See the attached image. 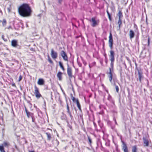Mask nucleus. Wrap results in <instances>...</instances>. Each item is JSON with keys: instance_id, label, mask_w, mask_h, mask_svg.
<instances>
[{"instance_id": "nucleus-1", "label": "nucleus", "mask_w": 152, "mask_h": 152, "mask_svg": "<svg viewBox=\"0 0 152 152\" xmlns=\"http://www.w3.org/2000/svg\"><path fill=\"white\" fill-rule=\"evenodd\" d=\"M19 14L23 17H27L31 15V10L29 5L24 3L21 5L18 9Z\"/></svg>"}, {"instance_id": "nucleus-2", "label": "nucleus", "mask_w": 152, "mask_h": 152, "mask_svg": "<svg viewBox=\"0 0 152 152\" xmlns=\"http://www.w3.org/2000/svg\"><path fill=\"white\" fill-rule=\"evenodd\" d=\"M110 55H109L110 60L111 61L110 67L109 68L110 72L109 73L108 77L110 82L112 83L113 74L112 71H113L114 63L115 61V53L113 50L110 51Z\"/></svg>"}, {"instance_id": "nucleus-3", "label": "nucleus", "mask_w": 152, "mask_h": 152, "mask_svg": "<svg viewBox=\"0 0 152 152\" xmlns=\"http://www.w3.org/2000/svg\"><path fill=\"white\" fill-rule=\"evenodd\" d=\"M108 44L109 46L110 47L111 50H113V38L111 32L110 33V35L109 36V40L108 41Z\"/></svg>"}, {"instance_id": "nucleus-4", "label": "nucleus", "mask_w": 152, "mask_h": 152, "mask_svg": "<svg viewBox=\"0 0 152 152\" xmlns=\"http://www.w3.org/2000/svg\"><path fill=\"white\" fill-rule=\"evenodd\" d=\"M35 90H34V94L35 95L36 97L38 99L40 97H42V96L40 93L38 88L37 87L35 86H34Z\"/></svg>"}, {"instance_id": "nucleus-5", "label": "nucleus", "mask_w": 152, "mask_h": 152, "mask_svg": "<svg viewBox=\"0 0 152 152\" xmlns=\"http://www.w3.org/2000/svg\"><path fill=\"white\" fill-rule=\"evenodd\" d=\"M60 54L64 60L66 61H68V57L65 51L61 50L60 52Z\"/></svg>"}, {"instance_id": "nucleus-6", "label": "nucleus", "mask_w": 152, "mask_h": 152, "mask_svg": "<svg viewBox=\"0 0 152 152\" xmlns=\"http://www.w3.org/2000/svg\"><path fill=\"white\" fill-rule=\"evenodd\" d=\"M67 64V74L70 78H72V68L69 66V65L68 63Z\"/></svg>"}, {"instance_id": "nucleus-7", "label": "nucleus", "mask_w": 152, "mask_h": 152, "mask_svg": "<svg viewBox=\"0 0 152 152\" xmlns=\"http://www.w3.org/2000/svg\"><path fill=\"white\" fill-rule=\"evenodd\" d=\"M136 66L135 67V70H137L138 72V73L139 76V80L140 83L141 82V79L143 77L142 75V73L140 71V69H138L137 66L136 64H135Z\"/></svg>"}, {"instance_id": "nucleus-8", "label": "nucleus", "mask_w": 152, "mask_h": 152, "mask_svg": "<svg viewBox=\"0 0 152 152\" xmlns=\"http://www.w3.org/2000/svg\"><path fill=\"white\" fill-rule=\"evenodd\" d=\"M51 56L54 59L56 58L58 56L57 53L53 49L51 50Z\"/></svg>"}, {"instance_id": "nucleus-9", "label": "nucleus", "mask_w": 152, "mask_h": 152, "mask_svg": "<svg viewBox=\"0 0 152 152\" xmlns=\"http://www.w3.org/2000/svg\"><path fill=\"white\" fill-rule=\"evenodd\" d=\"M134 27L136 28V29L137 30V34L136 35V37L135 39V42L137 43L138 45H139V32L138 30L137 26L136 24H134Z\"/></svg>"}, {"instance_id": "nucleus-10", "label": "nucleus", "mask_w": 152, "mask_h": 152, "mask_svg": "<svg viewBox=\"0 0 152 152\" xmlns=\"http://www.w3.org/2000/svg\"><path fill=\"white\" fill-rule=\"evenodd\" d=\"M89 21L92 23L91 26L93 27L96 26L97 25V23L94 17L92 18L91 19L89 20Z\"/></svg>"}, {"instance_id": "nucleus-11", "label": "nucleus", "mask_w": 152, "mask_h": 152, "mask_svg": "<svg viewBox=\"0 0 152 152\" xmlns=\"http://www.w3.org/2000/svg\"><path fill=\"white\" fill-rule=\"evenodd\" d=\"M143 141L144 144V145L146 146H148L149 145V142L146 137H143Z\"/></svg>"}, {"instance_id": "nucleus-12", "label": "nucleus", "mask_w": 152, "mask_h": 152, "mask_svg": "<svg viewBox=\"0 0 152 152\" xmlns=\"http://www.w3.org/2000/svg\"><path fill=\"white\" fill-rule=\"evenodd\" d=\"M123 144L122 149L124 152H128V150L126 144L123 141H122Z\"/></svg>"}, {"instance_id": "nucleus-13", "label": "nucleus", "mask_w": 152, "mask_h": 152, "mask_svg": "<svg viewBox=\"0 0 152 152\" xmlns=\"http://www.w3.org/2000/svg\"><path fill=\"white\" fill-rule=\"evenodd\" d=\"M11 45L14 47H17L18 46V41L15 39L12 40L11 41Z\"/></svg>"}, {"instance_id": "nucleus-14", "label": "nucleus", "mask_w": 152, "mask_h": 152, "mask_svg": "<svg viewBox=\"0 0 152 152\" xmlns=\"http://www.w3.org/2000/svg\"><path fill=\"white\" fill-rule=\"evenodd\" d=\"M135 33L132 30H130L129 33V37L130 39H132L134 37Z\"/></svg>"}, {"instance_id": "nucleus-15", "label": "nucleus", "mask_w": 152, "mask_h": 152, "mask_svg": "<svg viewBox=\"0 0 152 152\" xmlns=\"http://www.w3.org/2000/svg\"><path fill=\"white\" fill-rule=\"evenodd\" d=\"M25 107V112L28 118H29L30 117L32 116V115H34V114L33 113L28 111L26 107Z\"/></svg>"}, {"instance_id": "nucleus-16", "label": "nucleus", "mask_w": 152, "mask_h": 152, "mask_svg": "<svg viewBox=\"0 0 152 152\" xmlns=\"http://www.w3.org/2000/svg\"><path fill=\"white\" fill-rule=\"evenodd\" d=\"M45 81L42 78H39L37 82V83L40 85H42L44 84Z\"/></svg>"}, {"instance_id": "nucleus-17", "label": "nucleus", "mask_w": 152, "mask_h": 152, "mask_svg": "<svg viewBox=\"0 0 152 152\" xmlns=\"http://www.w3.org/2000/svg\"><path fill=\"white\" fill-rule=\"evenodd\" d=\"M67 113L69 114L71 119H72V118H73V117L72 115L71 112L70 111L69 108L68 104H67Z\"/></svg>"}, {"instance_id": "nucleus-18", "label": "nucleus", "mask_w": 152, "mask_h": 152, "mask_svg": "<svg viewBox=\"0 0 152 152\" xmlns=\"http://www.w3.org/2000/svg\"><path fill=\"white\" fill-rule=\"evenodd\" d=\"M63 73L61 72H59L57 74V77L59 80H62V75Z\"/></svg>"}, {"instance_id": "nucleus-19", "label": "nucleus", "mask_w": 152, "mask_h": 152, "mask_svg": "<svg viewBox=\"0 0 152 152\" xmlns=\"http://www.w3.org/2000/svg\"><path fill=\"white\" fill-rule=\"evenodd\" d=\"M132 152H137V146L134 145L132 147Z\"/></svg>"}, {"instance_id": "nucleus-20", "label": "nucleus", "mask_w": 152, "mask_h": 152, "mask_svg": "<svg viewBox=\"0 0 152 152\" xmlns=\"http://www.w3.org/2000/svg\"><path fill=\"white\" fill-rule=\"evenodd\" d=\"M36 111H37L38 116L39 117H40L41 115L40 114L42 115V112L40 110V109L37 108V107H36Z\"/></svg>"}, {"instance_id": "nucleus-21", "label": "nucleus", "mask_w": 152, "mask_h": 152, "mask_svg": "<svg viewBox=\"0 0 152 152\" xmlns=\"http://www.w3.org/2000/svg\"><path fill=\"white\" fill-rule=\"evenodd\" d=\"M107 100H108L111 102L113 104L114 103V101L113 100L112 96L109 94L108 96Z\"/></svg>"}, {"instance_id": "nucleus-22", "label": "nucleus", "mask_w": 152, "mask_h": 152, "mask_svg": "<svg viewBox=\"0 0 152 152\" xmlns=\"http://www.w3.org/2000/svg\"><path fill=\"white\" fill-rule=\"evenodd\" d=\"M76 102L77 104V106L80 110H81V106L78 99H77L76 101Z\"/></svg>"}, {"instance_id": "nucleus-23", "label": "nucleus", "mask_w": 152, "mask_h": 152, "mask_svg": "<svg viewBox=\"0 0 152 152\" xmlns=\"http://www.w3.org/2000/svg\"><path fill=\"white\" fill-rule=\"evenodd\" d=\"M46 134L47 137V140H50L51 139L52 137L50 133L46 132Z\"/></svg>"}, {"instance_id": "nucleus-24", "label": "nucleus", "mask_w": 152, "mask_h": 152, "mask_svg": "<svg viewBox=\"0 0 152 152\" xmlns=\"http://www.w3.org/2000/svg\"><path fill=\"white\" fill-rule=\"evenodd\" d=\"M117 15L119 17V19H121V18L123 17L122 13L121 11H119V12L118 14H117Z\"/></svg>"}, {"instance_id": "nucleus-25", "label": "nucleus", "mask_w": 152, "mask_h": 152, "mask_svg": "<svg viewBox=\"0 0 152 152\" xmlns=\"http://www.w3.org/2000/svg\"><path fill=\"white\" fill-rule=\"evenodd\" d=\"M10 144L9 143L7 142H4L2 144V145L4 146V147L8 148Z\"/></svg>"}, {"instance_id": "nucleus-26", "label": "nucleus", "mask_w": 152, "mask_h": 152, "mask_svg": "<svg viewBox=\"0 0 152 152\" xmlns=\"http://www.w3.org/2000/svg\"><path fill=\"white\" fill-rule=\"evenodd\" d=\"M0 151L1 152H5L4 150V146L2 145L0 146Z\"/></svg>"}, {"instance_id": "nucleus-27", "label": "nucleus", "mask_w": 152, "mask_h": 152, "mask_svg": "<svg viewBox=\"0 0 152 152\" xmlns=\"http://www.w3.org/2000/svg\"><path fill=\"white\" fill-rule=\"evenodd\" d=\"M114 85L115 86V88L116 90V91L117 92H118L119 90L118 87V86L116 85L115 83H114Z\"/></svg>"}, {"instance_id": "nucleus-28", "label": "nucleus", "mask_w": 152, "mask_h": 152, "mask_svg": "<svg viewBox=\"0 0 152 152\" xmlns=\"http://www.w3.org/2000/svg\"><path fill=\"white\" fill-rule=\"evenodd\" d=\"M88 139L89 142V144L91 145L92 143V140L90 137L88 136Z\"/></svg>"}, {"instance_id": "nucleus-29", "label": "nucleus", "mask_w": 152, "mask_h": 152, "mask_svg": "<svg viewBox=\"0 0 152 152\" xmlns=\"http://www.w3.org/2000/svg\"><path fill=\"white\" fill-rule=\"evenodd\" d=\"M48 61L51 64H53V61L51 60L50 58V57L49 56H48Z\"/></svg>"}, {"instance_id": "nucleus-30", "label": "nucleus", "mask_w": 152, "mask_h": 152, "mask_svg": "<svg viewBox=\"0 0 152 152\" xmlns=\"http://www.w3.org/2000/svg\"><path fill=\"white\" fill-rule=\"evenodd\" d=\"M3 26H5L6 24V21L5 19H4L2 23Z\"/></svg>"}, {"instance_id": "nucleus-31", "label": "nucleus", "mask_w": 152, "mask_h": 152, "mask_svg": "<svg viewBox=\"0 0 152 152\" xmlns=\"http://www.w3.org/2000/svg\"><path fill=\"white\" fill-rule=\"evenodd\" d=\"M59 64L61 68L64 66L62 63L61 61L59 62Z\"/></svg>"}, {"instance_id": "nucleus-32", "label": "nucleus", "mask_w": 152, "mask_h": 152, "mask_svg": "<svg viewBox=\"0 0 152 152\" xmlns=\"http://www.w3.org/2000/svg\"><path fill=\"white\" fill-rule=\"evenodd\" d=\"M61 118L62 120H65L66 118V115H63L62 116H61Z\"/></svg>"}, {"instance_id": "nucleus-33", "label": "nucleus", "mask_w": 152, "mask_h": 152, "mask_svg": "<svg viewBox=\"0 0 152 152\" xmlns=\"http://www.w3.org/2000/svg\"><path fill=\"white\" fill-rule=\"evenodd\" d=\"M118 25H121L122 24L121 19H119L118 20Z\"/></svg>"}, {"instance_id": "nucleus-34", "label": "nucleus", "mask_w": 152, "mask_h": 152, "mask_svg": "<svg viewBox=\"0 0 152 152\" xmlns=\"http://www.w3.org/2000/svg\"><path fill=\"white\" fill-rule=\"evenodd\" d=\"M32 119V121L33 122L35 123V118L34 116V115H32V116L31 117Z\"/></svg>"}, {"instance_id": "nucleus-35", "label": "nucleus", "mask_w": 152, "mask_h": 152, "mask_svg": "<svg viewBox=\"0 0 152 152\" xmlns=\"http://www.w3.org/2000/svg\"><path fill=\"white\" fill-rule=\"evenodd\" d=\"M22 77H23L21 75H20L19 76V79H18V81L19 82H20V81H21V80L22 79Z\"/></svg>"}, {"instance_id": "nucleus-36", "label": "nucleus", "mask_w": 152, "mask_h": 152, "mask_svg": "<svg viewBox=\"0 0 152 152\" xmlns=\"http://www.w3.org/2000/svg\"><path fill=\"white\" fill-rule=\"evenodd\" d=\"M107 15L108 16L109 19L110 20V21H111L112 20V17H111V15L110 14H109Z\"/></svg>"}, {"instance_id": "nucleus-37", "label": "nucleus", "mask_w": 152, "mask_h": 152, "mask_svg": "<svg viewBox=\"0 0 152 152\" xmlns=\"http://www.w3.org/2000/svg\"><path fill=\"white\" fill-rule=\"evenodd\" d=\"M57 1L58 3L59 4H61L63 1V0H57Z\"/></svg>"}, {"instance_id": "nucleus-38", "label": "nucleus", "mask_w": 152, "mask_h": 152, "mask_svg": "<svg viewBox=\"0 0 152 152\" xmlns=\"http://www.w3.org/2000/svg\"><path fill=\"white\" fill-rule=\"evenodd\" d=\"M2 38L5 41H7V39H5L4 38V35H2L1 36Z\"/></svg>"}, {"instance_id": "nucleus-39", "label": "nucleus", "mask_w": 152, "mask_h": 152, "mask_svg": "<svg viewBox=\"0 0 152 152\" xmlns=\"http://www.w3.org/2000/svg\"><path fill=\"white\" fill-rule=\"evenodd\" d=\"M150 39L149 37H148V45L149 46L150 45Z\"/></svg>"}, {"instance_id": "nucleus-40", "label": "nucleus", "mask_w": 152, "mask_h": 152, "mask_svg": "<svg viewBox=\"0 0 152 152\" xmlns=\"http://www.w3.org/2000/svg\"><path fill=\"white\" fill-rule=\"evenodd\" d=\"M94 126L95 127V129L96 130H97L96 129L97 126H96V124L94 122Z\"/></svg>"}, {"instance_id": "nucleus-41", "label": "nucleus", "mask_w": 152, "mask_h": 152, "mask_svg": "<svg viewBox=\"0 0 152 152\" xmlns=\"http://www.w3.org/2000/svg\"><path fill=\"white\" fill-rule=\"evenodd\" d=\"M105 62L106 63V64H107V63L108 59H107V57H105Z\"/></svg>"}, {"instance_id": "nucleus-42", "label": "nucleus", "mask_w": 152, "mask_h": 152, "mask_svg": "<svg viewBox=\"0 0 152 152\" xmlns=\"http://www.w3.org/2000/svg\"><path fill=\"white\" fill-rule=\"evenodd\" d=\"M77 63H78V64L79 66L81 67L82 66V64L80 63L77 61Z\"/></svg>"}, {"instance_id": "nucleus-43", "label": "nucleus", "mask_w": 152, "mask_h": 152, "mask_svg": "<svg viewBox=\"0 0 152 152\" xmlns=\"http://www.w3.org/2000/svg\"><path fill=\"white\" fill-rule=\"evenodd\" d=\"M72 100L74 102H76V99L75 97H73Z\"/></svg>"}, {"instance_id": "nucleus-44", "label": "nucleus", "mask_w": 152, "mask_h": 152, "mask_svg": "<svg viewBox=\"0 0 152 152\" xmlns=\"http://www.w3.org/2000/svg\"><path fill=\"white\" fill-rule=\"evenodd\" d=\"M146 81L147 82V86H148L149 85V81H148V79H146Z\"/></svg>"}, {"instance_id": "nucleus-45", "label": "nucleus", "mask_w": 152, "mask_h": 152, "mask_svg": "<svg viewBox=\"0 0 152 152\" xmlns=\"http://www.w3.org/2000/svg\"><path fill=\"white\" fill-rule=\"evenodd\" d=\"M83 63L85 65H86V62L85 61H83Z\"/></svg>"}, {"instance_id": "nucleus-46", "label": "nucleus", "mask_w": 152, "mask_h": 152, "mask_svg": "<svg viewBox=\"0 0 152 152\" xmlns=\"http://www.w3.org/2000/svg\"><path fill=\"white\" fill-rule=\"evenodd\" d=\"M61 68L62 69V70H63V71H64L65 70V69L64 67V66H63V67H62V68Z\"/></svg>"}, {"instance_id": "nucleus-47", "label": "nucleus", "mask_w": 152, "mask_h": 152, "mask_svg": "<svg viewBox=\"0 0 152 152\" xmlns=\"http://www.w3.org/2000/svg\"><path fill=\"white\" fill-rule=\"evenodd\" d=\"M123 1H124V2H125V3H127L128 1L127 0H123Z\"/></svg>"}, {"instance_id": "nucleus-48", "label": "nucleus", "mask_w": 152, "mask_h": 152, "mask_svg": "<svg viewBox=\"0 0 152 152\" xmlns=\"http://www.w3.org/2000/svg\"><path fill=\"white\" fill-rule=\"evenodd\" d=\"M12 86H14V87H15L16 86H15V83H12Z\"/></svg>"}, {"instance_id": "nucleus-49", "label": "nucleus", "mask_w": 152, "mask_h": 152, "mask_svg": "<svg viewBox=\"0 0 152 152\" xmlns=\"http://www.w3.org/2000/svg\"><path fill=\"white\" fill-rule=\"evenodd\" d=\"M121 26V25H118V30H120V29Z\"/></svg>"}, {"instance_id": "nucleus-50", "label": "nucleus", "mask_w": 152, "mask_h": 152, "mask_svg": "<svg viewBox=\"0 0 152 152\" xmlns=\"http://www.w3.org/2000/svg\"><path fill=\"white\" fill-rule=\"evenodd\" d=\"M0 118L2 120V121H3V116H0Z\"/></svg>"}, {"instance_id": "nucleus-51", "label": "nucleus", "mask_w": 152, "mask_h": 152, "mask_svg": "<svg viewBox=\"0 0 152 152\" xmlns=\"http://www.w3.org/2000/svg\"><path fill=\"white\" fill-rule=\"evenodd\" d=\"M61 88V90H62V92H63V94H64V95H65V93H64V91L62 89V88Z\"/></svg>"}, {"instance_id": "nucleus-52", "label": "nucleus", "mask_w": 152, "mask_h": 152, "mask_svg": "<svg viewBox=\"0 0 152 152\" xmlns=\"http://www.w3.org/2000/svg\"><path fill=\"white\" fill-rule=\"evenodd\" d=\"M106 11H107V15H109V14H110V13H109V12H108V10H107Z\"/></svg>"}, {"instance_id": "nucleus-53", "label": "nucleus", "mask_w": 152, "mask_h": 152, "mask_svg": "<svg viewBox=\"0 0 152 152\" xmlns=\"http://www.w3.org/2000/svg\"><path fill=\"white\" fill-rule=\"evenodd\" d=\"M126 58L127 60H128V61H129L130 60L129 59L128 57H126Z\"/></svg>"}, {"instance_id": "nucleus-54", "label": "nucleus", "mask_w": 152, "mask_h": 152, "mask_svg": "<svg viewBox=\"0 0 152 152\" xmlns=\"http://www.w3.org/2000/svg\"><path fill=\"white\" fill-rule=\"evenodd\" d=\"M113 120L114 121H116V119L115 118V117H113Z\"/></svg>"}, {"instance_id": "nucleus-55", "label": "nucleus", "mask_w": 152, "mask_h": 152, "mask_svg": "<svg viewBox=\"0 0 152 152\" xmlns=\"http://www.w3.org/2000/svg\"><path fill=\"white\" fill-rule=\"evenodd\" d=\"M69 128L70 129H72V126L70 125H69Z\"/></svg>"}, {"instance_id": "nucleus-56", "label": "nucleus", "mask_w": 152, "mask_h": 152, "mask_svg": "<svg viewBox=\"0 0 152 152\" xmlns=\"http://www.w3.org/2000/svg\"><path fill=\"white\" fill-rule=\"evenodd\" d=\"M29 152H35V151H29Z\"/></svg>"}, {"instance_id": "nucleus-57", "label": "nucleus", "mask_w": 152, "mask_h": 152, "mask_svg": "<svg viewBox=\"0 0 152 152\" xmlns=\"http://www.w3.org/2000/svg\"><path fill=\"white\" fill-rule=\"evenodd\" d=\"M145 1L146 2H148V1H149V0H145Z\"/></svg>"}, {"instance_id": "nucleus-58", "label": "nucleus", "mask_w": 152, "mask_h": 152, "mask_svg": "<svg viewBox=\"0 0 152 152\" xmlns=\"http://www.w3.org/2000/svg\"><path fill=\"white\" fill-rule=\"evenodd\" d=\"M115 124H117V122H116V121H115Z\"/></svg>"}, {"instance_id": "nucleus-59", "label": "nucleus", "mask_w": 152, "mask_h": 152, "mask_svg": "<svg viewBox=\"0 0 152 152\" xmlns=\"http://www.w3.org/2000/svg\"><path fill=\"white\" fill-rule=\"evenodd\" d=\"M104 56H105V58L106 57H107V56H106V54H105L104 55Z\"/></svg>"}, {"instance_id": "nucleus-60", "label": "nucleus", "mask_w": 152, "mask_h": 152, "mask_svg": "<svg viewBox=\"0 0 152 152\" xmlns=\"http://www.w3.org/2000/svg\"><path fill=\"white\" fill-rule=\"evenodd\" d=\"M124 65H125V67L126 68V64L125 63H124Z\"/></svg>"}, {"instance_id": "nucleus-61", "label": "nucleus", "mask_w": 152, "mask_h": 152, "mask_svg": "<svg viewBox=\"0 0 152 152\" xmlns=\"http://www.w3.org/2000/svg\"><path fill=\"white\" fill-rule=\"evenodd\" d=\"M34 108H36V107H37L35 105V104L34 105Z\"/></svg>"}, {"instance_id": "nucleus-62", "label": "nucleus", "mask_w": 152, "mask_h": 152, "mask_svg": "<svg viewBox=\"0 0 152 152\" xmlns=\"http://www.w3.org/2000/svg\"><path fill=\"white\" fill-rule=\"evenodd\" d=\"M75 111H76V108L75 107Z\"/></svg>"}, {"instance_id": "nucleus-63", "label": "nucleus", "mask_w": 152, "mask_h": 152, "mask_svg": "<svg viewBox=\"0 0 152 152\" xmlns=\"http://www.w3.org/2000/svg\"><path fill=\"white\" fill-rule=\"evenodd\" d=\"M100 62H101L100 61ZM101 64H102V62H101Z\"/></svg>"}, {"instance_id": "nucleus-64", "label": "nucleus", "mask_w": 152, "mask_h": 152, "mask_svg": "<svg viewBox=\"0 0 152 152\" xmlns=\"http://www.w3.org/2000/svg\"><path fill=\"white\" fill-rule=\"evenodd\" d=\"M100 127L101 128V126L100 125Z\"/></svg>"}]
</instances>
